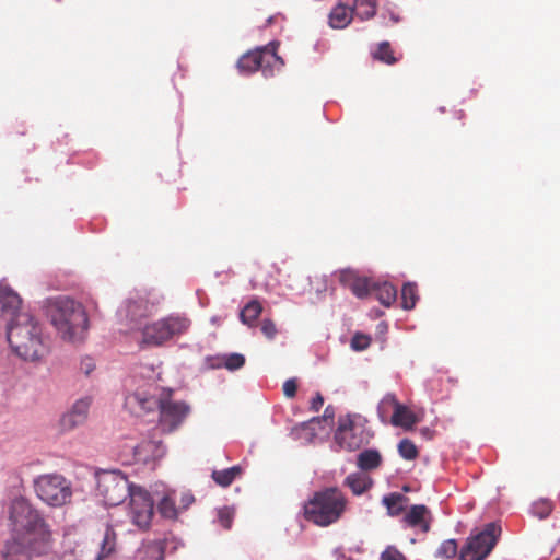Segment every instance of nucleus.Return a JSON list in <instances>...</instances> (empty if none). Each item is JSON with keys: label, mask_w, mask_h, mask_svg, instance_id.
<instances>
[{"label": "nucleus", "mask_w": 560, "mask_h": 560, "mask_svg": "<svg viewBox=\"0 0 560 560\" xmlns=\"http://www.w3.org/2000/svg\"><path fill=\"white\" fill-rule=\"evenodd\" d=\"M0 305L8 317L7 339L20 358L36 361L47 353L40 323L28 312L22 311V299L8 284H0Z\"/></svg>", "instance_id": "nucleus-1"}, {"label": "nucleus", "mask_w": 560, "mask_h": 560, "mask_svg": "<svg viewBox=\"0 0 560 560\" xmlns=\"http://www.w3.org/2000/svg\"><path fill=\"white\" fill-rule=\"evenodd\" d=\"M170 396V389L159 395L135 390L126 396L125 406L138 417L159 409L162 429L171 432L183 423L190 407L184 401H173Z\"/></svg>", "instance_id": "nucleus-2"}, {"label": "nucleus", "mask_w": 560, "mask_h": 560, "mask_svg": "<svg viewBox=\"0 0 560 560\" xmlns=\"http://www.w3.org/2000/svg\"><path fill=\"white\" fill-rule=\"evenodd\" d=\"M47 316L62 340L77 343L85 339L89 317L80 302L67 296L51 299L47 304Z\"/></svg>", "instance_id": "nucleus-3"}, {"label": "nucleus", "mask_w": 560, "mask_h": 560, "mask_svg": "<svg viewBox=\"0 0 560 560\" xmlns=\"http://www.w3.org/2000/svg\"><path fill=\"white\" fill-rule=\"evenodd\" d=\"M9 527L13 536L28 544L46 542L49 539V530L43 517L30 502L22 498L13 500L10 504Z\"/></svg>", "instance_id": "nucleus-4"}, {"label": "nucleus", "mask_w": 560, "mask_h": 560, "mask_svg": "<svg viewBox=\"0 0 560 560\" xmlns=\"http://www.w3.org/2000/svg\"><path fill=\"white\" fill-rule=\"evenodd\" d=\"M191 319L185 313H171L147 324L141 331L140 343L149 347H160L176 340L187 334Z\"/></svg>", "instance_id": "nucleus-5"}, {"label": "nucleus", "mask_w": 560, "mask_h": 560, "mask_svg": "<svg viewBox=\"0 0 560 560\" xmlns=\"http://www.w3.org/2000/svg\"><path fill=\"white\" fill-rule=\"evenodd\" d=\"M346 498L337 488L316 492L305 504V517L319 526L336 523L346 510Z\"/></svg>", "instance_id": "nucleus-6"}, {"label": "nucleus", "mask_w": 560, "mask_h": 560, "mask_svg": "<svg viewBox=\"0 0 560 560\" xmlns=\"http://www.w3.org/2000/svg\"><path fill=\"white\" fill-rule=\"evenodd\" d=\"M370 434L365 419L358 413H347L338 417L334 433V443L339 450L352 452L368 443Z\"/></svg>", "instance_id": "nucleus-7"}, {"label": "nucleus", "mask_w": 560, "mask_h": 560, "mask_svg": "<svg viewBox=\"0 0 560 560\" xmlns=\"http://www.w3.org/2000/svg\"><path fill=\"white\" fill-rule=\"evenodd\" d=\"M36 495L49 506L60 508L70 503L72 483L60 474H43L34 479Z\"/></svg>", "instance_id": "nucleus-8"}, {"label": "nucleus", "mask_w": 560, "mask_h": 560, "mask_svg": "<svg viewBox=\"0 0 560 560\" xmlns=\"http://www.w3.org/2000/svg\"><path fill=\"white\" fill-rule=\"evenodd\" d=\"M278 43H269L254 51L244 54L238 62L237 69L242 74H250L257 70H261L265 77H272L280 71L284 62L277 54Z\"/></svg>", "instance_id": "nucleus-9"}, {"label": "nucleus", "mask_w": 560, "mask_h": 560, "mask_svg": "<svg viewBox=\"0 0 560 560\" xmlns=\"http://www.w3.org/2000/svg\"><path fill=\"white\" fill-rule=\"evenodd\" d=\"M161 298L152 292L135 291L124 300L117 310L119 320L130 327L149 316L160 304Z\"/></svg>", "instance_id": "nucleus-10"}, {"label": "nucleus", "mask_w": 560, "mask_h": 560, "mask_svg": "<svg viewBox=\"0 0 560 560\" xmlns=\"http://www.w3.org/2000/svg\"><path fill=\"white\" fill-rule=\"evenodd\" d=\"M136 485L129 482L119 470H103L96 474V492L105 504L118 505L125 501Z\"/></svg>", "instance_id": "nucleus-11"}, {"label": "nucleus", "mask_w": 560, "mask_h": 560, "mask_svg": "<svg viewBox=\"0 0 560 560\" xmlns=\"http://www.w3.org/2000/svg\"><path fill=\"white\" fill-rule=\"evenodd\" d=\"M501 527L489 523L482 530H474L460 550L459 560H485L497 544Z\"/></svg>", "instance_id": "nucleus-12"}, {"label": "nucleus", "mask_w": 560, "mask_h": 560, "mask_svg": "<svg viewBox=\"0 0 560 560\" xmlns=\"http://www.w3.org/2000/svg\"><path fill=\"white\" fill-rule=\"evenodd\" d=\"M128 504V517L139 529H147L151 525L154 515V486L148 491L141 486L131 490Z\"/></svg>", "instance_id": "nucleus-13"}, {"label": "nucleus", "mask_w": 560, "mask_h": 560, "mask_svg": "<svg viewBox=\"0 0 560 560\" xmlns=\"http://www.w3.org/2000/svg\"><path fill=\"white\" fill-rule=\"evenodd\" d=\"M116 550V533L110 526H107L94 550H89L84 546H77L73 555H63V560H112Z\"/></svg>", "instance_id": "nucleus-14"}, {"label": "nucleus", "mask_w": 560, "mask_h": 560, "mask_svg": "<svg viewBox=\"0 0 560 560\" xmlns=\"http://www.w3.org/2000/svg\"><path fill=\"white\" fill-rule=\"evenodd\" d=\"M125 452L132 454L135 463L147 465L152 469L154 463L164 456L165 447L161 441L143 440L138 444L131 445Z\"/></svg>", "instance_id": "nucleus-15"}, {"label": "nucleus", "mask_w": 560, "mask_h": 560, "mask_svg": "<svg viewBox=\"0 0 560 560\" xmlns=\"http://www.w3.org/2000/svg\"><path fill=\"white\" fill-rule=\"evenodd\" d=\"M35 551L34 544L12 535L0 546V560H31Z\"/></svg>", "instance_id": "nucleus-16"}, {"label": "nucleus", "mask_w": 560, "mask_h": 560, "mask_svg": "<svg viewBox=\"0 0 560 560\" xmlns=\"http://www.w3.org/2000/svg\"><path fill=\"white\" fill-rule=\"evenodd\" d=\"M91 399L83 397L78 399L60 419L62 430H72L85 422L89 416Z\"/></svg>", "instance_id": "nucleus-17"}, {"label": "nucleus", "mask_w": 560, "mask_h": 560, "mask_svg": "<svg viewBox=\"0 0 560 560\" xmlns=\"http://www.w3.org/2000/svg\"><path fill=\"white\" fill-rule=\"evenodd\" d=\"M160 373V365H156L153 362H142L137 365L133 370V377L139 381H147L149 388L147 390L139 387L136 390L159 395V392H162L163 389L153 386V383L159 378Z\"/></svg>", "instance_id": "nucleus-18"}, {"label": "nucleus", "mask_w": 560, "mask_h": 560, "mask_svg": "<svg viewBox=\"0 0 560 560\" xmlns=\"http://www.w3.org/2000/svg\"><path fill=\"white\" fill-rule=\"evenodd\" d=\"M173 492L168 491L164 485L154 486V498L159 501V512L165 518H176L179 513V508L175 505L172 498Z\"/></svg>", "instance_id": "nucleus-19"}, {"label": "nucleus", "mask_w": 560, "mask_h": 560, "mask_svg": "<svg viewBox=\"0 0 560 560\" xmlns=\"http://www.w3.org/2000/svg\"><path fill=\"white\" fill-rule=\"evenodd\" d=\"M404 522L409 527H417L422 533H428L431 523V513L423 504L412 505L405 514Z\"/></svg>", "instance_id": "nucleus-20"}, {"label": "nucleus", "mask_w": 560, "mask_h": 560, "mask_svg": "<svg viewBox=\"0 0 560 560\" xmlns=\"http://www.w3.org/2000/svg\"><path fill=\"white\" fill-rule=\"evenodd\" d=\"M418 421L419 420L412 410H410L406 405L398 402L396 409L390 416L389 423H392L394 427L409 430L413 428Z\"/></svg>", "instance_id": "nucleus-21"}, {"label": "nucleus", "mask_w": 560, "mask_h": 560, "mask_svg": "<svg viewBox=\"0 0 560 560\" xmlns=\"http://www.w3.org/2000/svg\"><path fill=\"white\" fill-rule=\"evenodd\" d=\"M354 14L352 12L351 7L346 5L345 3H338L332 8L329 14V25L332 28L341 30L349 25Z\"/></svg>", "instance_id": "nucleus-22"}, {"label": "nucleus", "mask_w": 560, "mask_h": 560, "mask_svg": "<svg viewBox=\"0 0 560 560\" xmlns=\"http://www.w3.org/2000/svg\"><path fill=\"white\" fill-rule=\"evenodd\" d=\"M351 9L361 21L370 20L376 13L377 0H354Z\"/></svg>", "instance_id": "nucleus-23"}, {"label": "nucleus", "mask_w": 560, "mask_h": 560, "mask_svg": "<svg viewBox=\"0 0 560 560\" xmlns=\"http://www.w3.org/2000/svg\"><path fill=\"white\" fill-rule=\"evenodd\" d=\"M381 462V454L373 448L362 451L357 458V465L361 470L375 469L380 466Z\"/></svg>", "instance_id": "nucleus-24"}, {"label": "nucleus", "mask_w": 560, "mask_h": 560, "mask_svg": "<svg viewBox=\"0 0 560 560\" xmlns=\"http://www.w3.org/2000/svg\"><path fill=\"white\" fill-rule=\"evenodd\" d=\"M346 485L357 495L365 492L372 485V480L363 472H353L346 478Z\"/></svg>", "instance_id": "nucleus-25"}, {"label": "nucleus", "mask_w": 560, "mask_h": 560, "mask_svg": "<svg viewBox=\"0 0 560 560\" xmlns=\"http://www.w3.org/2000/svg\"><path fill=\"white\" fill-rule=\"evenodd\" d=\"M245 364V357L241 353H229L215 358L214 368H225L229 371L240 370Z\"/></svg>", "instance_id": "nucleus-26"}, {"label": "nucleus", "mask_w": 560, "mask_h": 560, "mask_svg": "<svg viewBox=\"0 0 560 560\" xmlns=\"http://www.w3.org/2000/svg\"><path fill=\"white\" fill-rule=\"evenodd\" d=\"M398 400L396 399V396L392 393L386 394L378 402L377 405V415L380 420L387 424L389 423V413L390 411L394 412L398 405Z\"/></svg>", "instance_id": "nucleus-27"}, {"label": "nucleus", "mask_w": 560, "mask_h": 560, "mask_svg": "<svg viewBox=\"0 0 560 560\" xmlns=\"http://www.w3.org/2000/svg\"><path fill=\"white\" fill-rule=\"evenodd\" d=\"M374 291L376 292V299L384 305L390 306L397 298V290L388 282L382 284H375Z\"/></svg>", "instance_id": "nucleus-28"}, {"label": "nucleus", "mask_w": 560, "mask_h": 560, "mask_svg": "<svg viewBox=\"0 0 560 560\" xmlns=\"http://www.w3.org/2000/svg\"><path fill=\"white\" fill-rule=\"evenodd\" d=\"M262 311L261 304L257 300L249 301L241 311L240 318L246 325H253Z\"/></svg>", "instance_id": "nucleus-29"}, {"label": "nucleus", "mask_w": 560, "mask_h": 560, "mask_svg": "<svg viewBox=\"0 0 560 560\" xmlns=\"http://www.w3.org/2000/svg\"><path fill=\"white\" fill-rule=\"evenodd\" d=\"M241 474L240 466H233L223 470H214L212 472L213 480L222 487L230 486L233 480Z\"/></svg>", "instance_id": "nucleus-30"}, {"label": "nucleus", "mask_w": 560, "mask_h": 560, "mask_svg": "<svg viewBox=\"0 0 560 560\" xmlns=\"http://www.w3.org/2000/svg\"><path fill=\"white\" fill-rule=\"evenodd\" d=\"M401 301L402 307L405 310H411L415 307L418 301L417 288L415 283L408 282L402 287Z\"/></svg>", "instance_id": "nucleus-31"}, {"label": "nucleus", "mask_w": 560, "mask_h": 560, "mask_svg": "<svg viewBox=\"0 0 560 560\" xmlns=\"http://www.w3.org/2000/svg\"><path fill=\"white\" fill-rule=\"evenodd\" d=\"M375 283H372L366 278H357L350 284V289L353 294L360 299L368 296L371 290H374Z\"/></svg>", "instance_id": "nucleus-32"}, {"label": "nucleus", "mask_w": 560, "mask_h": 560, "mask_svg": "<svg viewBox=\"0 0 560 560\" xmlns=\"http://www.w3.org/2000/svg\"><path fill=\"white\" fill-rule=\"evenodd\" d=\"M382 501L390 515H398L402 511L405 497L400 493H390L385 495Z\"/></svg>", "instance_id": "nucleus-33"}, {"label": "nucleus", "mask_w": 560, "mask_h": 560, "mask_svg": "<svg viewBox=\"0 0 560 560\" xmlns=\"http://www.w3.org/2000/svg\"><path fill=\"white\" fill-rule=\"evenodd\" d=\"M373 57L387 65H393L397 61L388 42L381 43L377 49L373 52Z\"/></svg>", "instance_id": "nucleus-34"}, {"label": "nucleus", "mask_w": 560, "mask_h": 560, "mask_svg": "<svg viewBox=\"0 0 560 560\" xmlns=\"http://www.w3.org/2000/svg\"><path fill=\"white\" fill-rule=\"evenodd\" d=\"M457 553V542L455 539L444 540L436 550L435 556L440 558H453Z\"/></svg>", "instance_id": "nucleus-35"}, {"label": "nucleus", "mask_w": 560, "mask_h": 560, "mask_svg": "<svg viewBox=\"0 0 560 560\" xmlns=\"http://www.w3.org/2000/svg\"><path fill=\"white\" fill-rule=\"evenodd\" d=\"M332 418H334V408L331 406H328L325 409V412L322 418H314L310 422L303 423L302 427H303V429H311L314 431L316 424L319 425L322 423H325L329 427Z\"/></svg>", "instance_id": "nucleus-36"}, {"label": "nucleus", "mask_w": 560, "mask_h": 560, "mask_svg": "<svg viewBox=\"0 0 560 560\" xmlns=\"http://www.w3.org/2000/svg\"><path fill=\"white\" fill-rule=\"evenodd\" d=\"M398 451L400 456L408 460L416 458L418 455L416 445L407 439L400 441L398 444Z\"/></svg>", "instance_id": "nucleus-37"}, {"label": "nucleus", "mask_w": 560, "mask_h": 560, "mask_svg": "<svg viewBox=\"0 0 560 560\" xmlns=\"http://www.w3.org/2000/svg\"><path fill=\"white\" fill-rule=\"evenodd\" d=\"M530 512L533 515L545 518L551 512V503L547 500H539L533 503L530 508Z\"/></svg>", "instance_id": "nucleus-38"}, {"label": "nucleus", "mask_w": 560, "mask_h": 560, "mask_svg": "<svg viewBox=\"0 0 560 560\" xmlns=\"http://www.w3.org/2000/svg\"><path fill=\"white\" fill-rule=\"evenodd\" d=\"M370 346V338L365 335H355L351 340V348L357 351L366 349Z\"/></svg>", "instance_id": "nucleus-39"}, {"label": "nucleus", "mask_w": 560, "mask_h": 560, "mask_svg": "<svg viewBox=\"0 0 560 560\" xmlns=\"http://www.w3.org/2000/svg\"><path fill=\"white\" fill-rule=\"evenodd\" d=\"M219 522L224 528H230L233 517V511L230 508H223L218 511Z\"/></svg>", "instance_id": "nucleus-40"}, {"label": "nucleus", "mask_w": 560, "mask_h": 560, "mask_svg": "<svg viewBox=\"0 0 560 560\" xmlns=\"http://www.w3.org/2000/svg\"><path fill=\"white\" fill-rule=\"evenodd\" d=\"M381 560H406V558L398 549L389 546L382 552Z\"/></svg>", "instance_id": "nucleus-41"}, {"label": "nucleus", "mask_w": 560, "mask_h": 560, "mask_svg": "<svg viewBox=\"0 0 560 560\" xmlns=\"http://www.w3.org/2000/svg\"><path fill=\"white\" fill-rule=\"evenodd\" d=\"M95 369V361L90 358V357H86V358H83L80 362V371L89 376Z\"/></svg>", "instance_id": "nucleus-42"}, {"label": "nucleus", "mask_w": 560, "mask_h": 560, "mask_svg": "<svg viewBox=\"0 0 560 560\" xmlns=\"http://www.w3.org/2000/svg\"><path fill=\"white\" fill-rule=\"evenodd\" d=\"M261 331L266 337L271 339L277 332L276 325L270 319H265L261 324Z\"/></svg>", "instance_id": "nucleus-43"}, {"label": "nucleus", "mask_w": 560, "mask_h": 560, "mask_svg": "<svg viewBox=\"0 0 560 560\" xmlns=\"http://www.w3.org/2000/svg\"><path fill=\"white\" fill-rule=\"evenodd\" d=\"M298 389L296 382L294 380H287L283 384V393L287 397H294Z\"/></svg>", "instance_id": "nucleus-44"}, {"label": "nucleus", "mask_w": 560, "mask_h": 560, "mask_svg": "<svg viewBox=\"0 0 560 560\" xmlns=\"http://www.w3.org/2000/svg\"><path fill=\"white\" fill-rule=\"evenodd\" d=\"M180 502H182V505L179 506V511H180V510H185V509H187V508H188V506L194 502V497H192V494H191V493H189V492H184V493L182 494V500H180Z\"/></svg>", "instance_id": "nucleus-45"}, {"label": "nucleus", "mask_w": 560, "mask_h": 560, "mask_svg": "<svg viewBox=\"0 0 560 560\" xmlns=\"http://www.w3.org/2000/svg\"><path fill=\"white\" fill-rule=\"evenodd\" d=\"M324 404V398L320 394H316L315 397L312 399V402H311V408L314 410V411H318V409L323 406Z\"/></svg>", "instance_id": "nucleus-46"}, {"label": "nucleus", "mask_w": 560, "mask_h": 560, "mask_svg": "<svg viewBox=\"0 0 560 560\" xmlns=\"http://www.w3.org/2000/svg\"><path fill=\"white\" fill-rule=\"evenodd\" d=\"M220 322H221V317H219V316H213V317H211V323H212L213 325H219V324H220Z\"/></svg>", "instance_id": "nucleus-47"}, {"label": "nucleus", "mask_w": 560, "mask_h": 560, "mask_svg": "<svg viewBox=\"0 0 560 560\" xmlns=\"http://www.w3.org/2000/svg\"><path fill=\"white\" fill-rule=\"evenodd\" d=\"M392 20H393L394 22H397V21H398V19H397L394 14L392 15Z\"/></svg>", "instance_id": "nucleus-48"}, {"label": "nucleus", "mask_w": 560, "mask_h": 560, "mask_svg": "<svg viewBox=\"0 0 560 560\" xmlns=\"http://www.w3.org/2000/svg\"><path fill=\"white\" fill-rule=\"evenodd\" d=\"M410 542H411V544H415V542H416V539H415V538H411V539H410Z\"/></svg>", "instance_id": "nucleus-49"}, {"label": "nucleus", "mask_w": 560, "mask_h": 560, "mask_svg": "<svg viewBox=\"0 0 560 560\" xmlns=\"http://www.w3.org/2000/svg\"><path fill=\"white\" fill-rule=\"evenodd\" d=\"M0 284H4L3 282H0Z\"/></svg>", "instance_id": "nucleus-50"}, {"label": "nucleus", "mask_w": 560, "mask_h": 560, "mask_svg": "<svg viewBox=\"0 0 560 560\" xmlns=\"http://www.w3.org/2000/svg\"><path fill=\"white\" fill-rule=\"evenodd\" d=\"M556 560H560V558H557Z\"/></svg>", "instance_id": "nucleus-51"}]
</instances>
